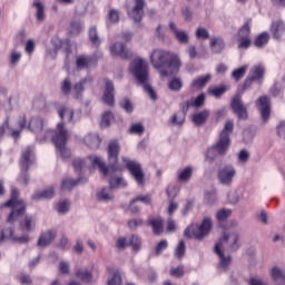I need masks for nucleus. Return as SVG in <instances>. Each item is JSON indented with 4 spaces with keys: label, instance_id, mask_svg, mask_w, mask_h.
Here are the masks:
<instances>
[{
    "label": "nucleus",
    "instance_id": "nucleus-1",
    "mask_svg": "<svg viewBox=\"0 0 285 285\" xmlns=\"http://www.w3.org/2000/svg\"><path fill=\"white\" fill-rule=\"evenodd\" d=\"M28 128L36 135L38 141H48V139H51L62 159H68V157H70V149L66 148L70 135L63 122L57 125L56 131L50 129L43 131V119L40 117H32L28 124ZM41 132H43V136H41Z\"/></svg>",
    "mask_w": 285,
    "mask_h": 285
},
{
    "label": "nucleus",
    "instance_id": "nucleus-2",
    "mask_svg": "<svg viewBox=\"0 0 285 285\" xmlns=\"http://www.w3.org/2000/svg\"><path fill=\"white\" fill-rule=\"evenodd\" d=\"M119 142L111 141L108 146V161L109 167H106V164L99 156H89V161L96 168V166L99 168L100 173L104 175V177H110L109 178V185L110 188H124L127 186V183L124 180V177L117 175V173H121L124 168L119 165H117V159L119 157Z\"/></svg>",
    "mask_w": 285,
    "mask_h": 285
},
{
    "label": "nucleus",
    "instance_id": "nucleus-3",
    "mask_svg": "<svg viewBox=\"0 0 285 285\" xmlns=\"http://www.w3.org/2000/svg\"><path fill=\"white\" fill-rule=\"evenodd\" d=\"M150 63L159 70L160 77H173L181 68L179 56L164 49H155L150 53Z\"/></svg>",
    "mask_w": 285,
    "mask_h": 285
},
{
    "label": "nucleus",
    "instance_id": "nucleus-4",
    "mask_svg": "<svg viewBox=\"0 0 285 285\" xmlns=\"http://www.w3.org/2000/svg\"><path fill=\"white\" fill-rule=\"evenodd\" d=\"M239 248V235L235 232H227L215 245V253L218 255L219 268H228L230 266V256L226 253H233Z\"/></svg>",
    "mask_w": 285,
    "mask_h": 285
},
{
    "label": "nucleus",
    "instance_id": "nucleus-5",
    "mask_svg": "<svg viewBox=\"0 0 285 285\" xmlns=\"http://www.w3.org/2000/svg\"><path fill=\"white\" fill-rule=\"evenodd\" d=\"M234 128L235 124L233 120H227L217 144L207 149L206 161H215V158L218 155H226V153H228V148L230 147V135L233 134Z\"/></svg>",
    "mask_w": 285,
    "mask_h": 285
},
{
    "label": "nucleus",
    "instance_id": "nucleus-6",
    "mask_svg": "<svg viewBox=\"0 0 285 285\" xmlns=\"http://www.w3.org/2000/svg\"><path fill=\"white\" fill-rule=\"evenodd\" d=\"M129 70L137 79L138 83L144 87L145 92L149 95L150 99H153V101H156L157 92H155L153 86L148 83V62L142 58L138 57L131 61Z\"/></svg>",
    "mask_w": 285,
    "mask_h": 285
},
{
    "label": "nucleus",
    "instance_id": "nucleus-7",
    "mask_svg": "<svg viewBox=\"0 0 285 285\" xmlns=\"http://www.w3.org/2000/svg\"><path fill=\"white\" fill-rule=\"evenodd\" d=\"M1 210L3 208H9L11 213L9 214L7 222L9 224H14V222H19L23 214L26 213V204L23 200L19 199V190L17 188H11V198L6 204L0 206Z\"/></svg>",
    "mask_w": 285,
    "mask_h": 285
},
{
    "label": "nucleus",
    "instance_id": "nucleus-8",
    "mask_svg": "<svg viewBox=\"0 0 285 285\" xmlns=\"http://www.w3.org/2000/svg\"><path fill=\"white\" fill-rule=\"evenodd\" d=\"M210 230H213V219L206 217L202 220V224L187 227L184 235L188 239H204L210 235Z\"/></svg>",
    "mask_w": 285,
    "mask_h": 285
},
{
    "label": "nucleus",
    "instance_id": "nucleus-9",
    "mask_svg": "<svg viewBox=\"0 0 285 285\" xmlns=\"http://www.w3.org/2000/svg\"><path fill=\"white\" fill-rule=\"evenodd\" d=\"M122 161L128 168L130 175L134 177L136 184H138V186H144V184H146V175L141 169V165L135 160H130V158L127 157H122Z\"/></svg>",
    "mask_w": 285,
    "mask_h": 285
},
{
    "label": "nucleus",
    "instance_id": "nucleus-10",
    "mask_svg": "<svg viewBox=\"0 0 285 285\" xmlns=\"http://www.w3.org/2000/svg\"><path fill=\"white\" fill-rule=\"evenodd\" d=\"M4 126L7 127V132L14 139H18L19 135H21V130L26 128V116L22 115L17 119V126L10 122V119L6 120Z\"/></svg>",
    "mask_w": 285,
    "mask_h": 285
},
{
    "label": "nucleus",
    "instance_id": "nucleus-11",
    "mask_svg": "<svg viewBox=\"0 0 285 285\" xmlns=\"http://www.w3.org/2000/svg\"><path fill=\"white\" fill-rule=\"evenodd\" d=\"M237 175L234 166L223 167L218 171V181H220L224 186H230L233 184V178Z\"/></svg>",
    "mask_w": 285,
    "mask_h": 285
},
{
    "label": "nucleus",
    "instance_id": "nucleus-12",
    "mask_svg": "<svg viewBox=\"0 0 285 285\" xmlns=\"http://www.w3.org/2000/svg\"><path fill=\"white\" fill-rule=\"evenodd\" d=\"M256 106L261 112L263 121H268L271 117V99L266 96H262L256 100Z\"/></svg>",
    "mask_w": 285,
    "mask_h": 285
},
{
    "label": "nucleus",
    "instance_id": "nucleus-13",
    "mask_svg": "<svg viewBox=\"0 0 285 285\" xmlns=\"http://www.w3.org/2000/svg\"><path fill=\"white\" fill-rule=\"evenodd\" d=\"M232 108L238 119H248V111L244 107V102H242V96L234 97L232 100Z\"/></svg>",
    "mask_w": 285,
    "mask_h": 285
},
{
    "label": "nucleus",
    "instance_id": "nucleus-14",
    "mask_svg": "<svg viewBox=\"0 0 285 285\" xmlns=\"http://www.w3.org/2000/svg\"><path fill=\"white\" fill-rule=\"evenodd\" d=\"M269 32L273 39H276V41H282V38L285 35V22L282 20H274L269 27Z\"/></svg>",
    "mask_w": 285,
    "mask_h": 285
},
{
    "label": "nucleus",
    "instance_id": "nucleus-15",
    "mask_svg": "<svg viewBox=\"0 0 285 285\" xmlns=\"http://www.w3.org/2000/svg\"><path fill=\"white\" fill-rule=\"evenodd\" d=\"M264 77V66L257 65L249 71L248 78L245 80V88H249L253 81H257Z\"/></svg>",
    "mask_w": 285,
    "mask_h": 285
},
{
    "label": "nucleus",
    "instance_id": "nucleus-16",
    "mask_svg": "<svg viewBox=\"0 0 285 285\" xmlns=\"http://www.w3.org/2000/svg\"><path fill=\"white\" fill-rule=\"evenodd\" d=\"M58 115L60 119H67V121H70L71 124H75V121H79V119H81L80 112L75 115V111L66 106L59 108Z\"/></svg>",
    "mask_w": 285,
    "mask_h": 285
},
{
    "label": "nucleus",
    "instance_id": "nucleus-17",
    "mask_svg": "<svg viewBox=\"0 0 285 285\" xmlns=\"http://www.w3.org/2000/svg\"><path fill=\"white\" fill-rule=\"evenodd\" d=\"M94 66H97V59L95 57L78 56L76 58L77 70H86L88 68H92Z\"/></svg>",
    "mask_w": 285,
    "mask_h": 285
},
{
    "label": "nucleus",
    "instance_id": "nucleus-18",
    "mask_svg": "<svg viewBox=\"0 0 285 285\" xmlns=\"http://www.w3.org/2000/svg\"><path fill=\"white\" fill-rule=\"evenodd\" d=\"M105 92L102 96V100L107 106H115V85H112V81L105 79Z\"/></svg>",
    "mask_w": 285,
    "mask_h": 285
},
{
    "label": "nucleus",
    "instance_id": "nucleus-19",
    "mask_svg": "<svg viewBox=\"0 0 285 285\" xmlns=\"http://www.w3.org/2000/svg\"><path fill=\"white\" fill-rule=\"evenodd\" d=\"M128 14L136 23H139L144 18V0H136L135 7L128 11Z\"/></svg>",
    "mask_w": 285,
    "mask_h": 285
},
{
    "label": "nucleus",
    "instance_id": "nucleus-20",
    "mask_svg": "<svg viewBox=\"0 0 285 285\" xmlns=\"http://www.w3.org/2000/svg\"><path fill=\"white\" fill-rule=\"evenodd\" d=\"M35 161V157L32 156V148L28 147L23 153L21 157V171L27 173L28 168L32 166Z\"/></svg>",
    "mask_w": 285,
    "mask_h": 285
},
{
    "label": "nucleus",
    "instance_id": "nucleus-21",
    "mask_svg": "<svg viewBox=\"0 0 285 285\" xmlns=\"http://www.w3.org/2000/svg\"><path fill=\"white\" fill-rule=\"evenodd\" d=\"M57 237V232L55 230H48L40 235L38 239V246L40 248H46V246H50L52 242H55V238Z\"/></svg>",
    "mask_w": 285,
    "mask_h": 285
},
{
    "label": "nucleus",
    "instance_id": "nucleus-22",
    "mask_svg": "<svg viewBox=\"0 0 285 285\" xmlns=\"http://www.w3.org/2000/svg\"><path fill=\"white\" fill-rule=\"evenodd\" d=\"M169 29L171 30L175 39H177L178 43H188V32L177 29V24H175V22H169Z\"/></svg>",
    "mask_w": 285,
    "mask_h": 285
},
{
    "label": "nucleus",
    "instance_id": "nucleus-23",
    "mask_svg": "<svg viewBox=\"0 0 285 285\" xmlns=\"http://www.w3.org/2000/svg\"><path fill=\"white\" fill-rule=\"evenodd\" d=\"M209 48L214 55H222L226 48V42H224V39L215 37L210 39Z\"/></svg>",
    "mask_w": 285,
    "mask_h": 285
},
{
    "label": "nucleus",
    "instance_id": "nucleus-24",
    "mask_svg": "<svg viewBox=\"0 0 285 285\" xmlns=\"http://www.w3.org/2000/svg\"><path fill=\"white\" fill-rule=\"evenodd\" d=\"M212 79L213 76L210 73L199 76L191 81V88L196 90H202L203 88H206V86L208 85V82H210Z\"/></svg>",
    "mask_w": 285,
    "mask_h": 285
},
{
    "label": "nucleus",
    "instance_id": "nucleus-25",
    "mask_svg": "<svg viewBox=\"0 0 285 285\" xmlns=\"http://www.w3.org/2000/svg\"><path fill=\"white\" fill-rule=\"evenodd\" d=\"M83 141L88 148H91V150H97V148H99L101 145V138H99L97 134L87 135Z\"/></svg>",
    "mask_w": 285,
    "mask_h": 285
},
{
    "label": "nucleus",
    "instance_id": "nucleus-26",
    "mask_svg": "<svg viewBox=\"0 0 285 285\" xmlns=\"http://www.w3.org/2000/svg\"><path fill=\"white\" fill-rule=\"evenodd\" d=\"M148 226H151L154 235H161L164 233V219L161 217L149 219Z\"/></svg>",
    "mask_w": 285,
    "mask_h": 285
},
{
    "label": "nucleus",
    "instance_id": "nucleus-27",
    "mask_svg": "<svg viewBox=\"0 0 285 285\" xmlns=\"http://www.w3.org/2000/svg\"><path fill=\"white\" fill-rule=\"evenodd\" d=\"M208 117H210V110L204 109L200 112H196L193 116V122L195 126H203L205 121H208Z\"/></svg>",
    "mask_w": 285,
    "mask_h": 285
},
{
    "label": "nucleus",
    "instance_id": "nucleus-28",
    "mask_svg": "<svg viewBox=\"0 0 285 285\" xmlns=\"http://www.w3.org/2000/svg\"><path fill=\"white\" fill-rule=\"evenodd\" d=\"M110 52L114 57H122V59L128 57V51H126V46H124V43H116L111 46Z\"/></svg>",
    "mask_w": 285,
    "mask_h": 285
},
{
    "label": "nucleus",
    "instance_id": "nucleus-29",
    "mask_svg": "<svg viewBox=\"0 0 285 285\" xmlns=\"http://www.w3.org/2000/svg\"><path fill=\"white\" fill-rule=\"evenodd\" d=\"M271 277L273 282H285V272L279 266H274L271 269Z\"/></svg>",
    "mask_w": 285,
    "mask_h": 285
},
{
    "label": "nucleus",
    "instance_id": "nucleus-30",
    "mask_svg": "<svg viewBox=\"0 0 285 285\" xmlns=\"http://www.w3.org/2000/svg\"><path fill=\"white\" fill-rule=\"evenodd\" d=\"M153 199L150 198V196H138L136 197L134 200H131L130 205H129V210L130 213H139V208L135 207V204H137V202H141L142 204H150Z\"/></svg>",
    "mask_w": 285,
    "mask_h": 285
},
{
    "label": "nucleus",
    "instance_id": "nucleus-31",
    "mask_svg": "<svg viewBox=\"0 0 285 285\" xmlns=\"http://www.w3.org/2000/svg\"><path fill=\"white\" fill-rule=\"evenodd\" d=\"M55 197V188L49 187L42 191L33 194L32 199H52Z\"/></svg>",
    "mask_w": 285,
    "mask_h": 285
},
{
    "label": "nucleus",
    "instance_id": "nucleus-32",
    "mask_svg": "<svg viewBox=\"0 0 285 285\" xmlns=\"http://www.w3.org/2000/svg\"><path fill=\"white\" fill-rule=\"evenodd\" d=\"M193 167L188 166V167H185L184 169H180L178 171V181H190V177H193Z\"/></svg>",
    "mask_w": 285,
    "mask_h": 285
},
{
    "label": "nucleus",
    "instance_id": "nucleus-33",
    "mask_svg": "<svg viewBox=\"0 0 285 285\" xmlns=\"http://www.w3.org/2000/svg\"><path fill=\"white\" fill-rule=\"evenodd\" d=\"M21 228H26V230H35V226H37V219L32 216H26L21 222H20Z\"/></svg>",
    "mask_w": 285,
    "mask_h": 285
},
{
    "label": "nucleus",
    "instance_id": "nucleus-34",
    "mask_svg": "<svg viewBox=\"0 0 285 285\" xmlns=\"http://www.w3.org/2000/svg\"><path fill=\"white\" fill-rule=\"evenodd\" d=\"M33 7L36 8V17L37 21H43L46 19V9L43 8V4L41 1L37 0L33 2Z\"/></svg>",
    "mask_w": 285,
    "mask_h": 285
},
{
    "label": "nucleus",
    "instance_id": "nucleus-35",
    "mask_svg": "<svg viewBox=\"0 0 285 285\" xmlns=\"http://www.w3.org/2000/svg\"><path fill=\"white\" fill-rule=\"evenodd\" d=\"M99 202H112V190L110 188H102L97 195Z\"/></svg>",
    "mask_w": 285,
    "mask_h": 285
},
{
    "label": "nucleus",
    "instance_id": "nucleus-36",
    "mask_svg": "<svg viewBox=\"0 0 285 285\" xmlns=\"http://www.w3.org/2000/svg\"><path fill=\"white\" fill-rule=\"evenodd\" d=\"M83 86H86V79L75 85L71 90V96L73 97V99H79V97L83 95Z\"/></svg>",
    "mask_w": 285,
    "mask_h": 285
},
{
    "label": "nucleus",
    "instance_id": "nucleus-37",
    "mask_svg": "<svg viewBox=\"0 0 285 285\" xmlns=\"http://www.w3.org/2000/svg\"><path fill=\"white\" fill-rule=\"evenodd\" d=\"M238 39H250V21L245 22L238 30Z\"/></svg>",
    "mask_w": 285,
    "mask_h": 285
},
{
    "label": "nucleus",
    "instance_id": "nucleus-38",
    "mask_svg": "<svg viewBox=\"0 0 285 285\" xmlns=\"http://www.w3.org/2000/svg\"><path fill=\"white\" fill-rule=\"evenodd\" d=\"M208 95H212V97H216V99H219L224 92H226V86L220 87H209L207 89Z\"/></svg>",
    "mask_w": 285,
    "mask_h": 285
},
{
    "label": "nucleus",
    "instance_id": "nucleus-39",
    "mask_svg": "<svg viewBox=\"0 0 285 285\" xmlns=\"http://www.w3.org/2000/svg\"><path fill=\"white\" fill-rule=\"evenodd\" d=\"M268 39H271V36L268 32H263L261 33L256 39H255V46L256 48H264L266 43H268Z\"/></svg>",
    "mask_w": 285,
    "mask_h": 285
},
{
    "label": "nucleus",
    "instance_id": "nucleus-40",
    "mask_svg": "<svg viewBox=\"0 0 285 285\" xmlns=\"http://www.w3.org/2000/svg\"><path fill=\"white\" fill-rule=\"evenodd\" d=\"M193 108H202L206 104V94H200L196 98H190Z\"/></svg>",
    "mask_w": 285,
    "mask_h": 285
},
{
    "label": "nucleus",
    "instance_id": "nucleus-41",
    "mask_svg": "<svg viewBox=\"0 0 285 285\" xmlns=\"http://www.w3.org/2000/svg\"><path fill=\"white\" fill-rule=\"evenodd\" d=\"M76 277L86 283L92 282V274H90V272H88L87 269H78L76 272Z\"/></svg>",
    "mask_w": 285,
    "mask_h": 285
},
{
    "label": "nucleus",
    "instance_id": "nucleus-42",
    "mask_svg": "<svg viewBox=\"0 0 285 285\" xmlns=\"http://www.w3.org/2000/svg\"><path fill=\"white\" fill-rule=\"evenodd\" d=\"M112 121H115V115H112L110 111H107L102 115L100 126L102 128H108Z\"/></svg>",
    "mask_w": 285,
    "mask_h": 285
},
{
    "label": "nucleus",
    "instance_id": "nucleus-43",
    "mask_svg": "<svg viewBox=\"0 0 285 285\" xmlns=\"http://www.w3.org/2000/svg\"><path fill=\"white\" fill-rule=\"evenodd\" d=\"M233 214V212L230 209H226L223 208L217 212L216 214V219L217 222L222 223V222H226V219H228V217Z\"/></svg>",
    "mask_w": 285,
    "mask_h": 285
},
{
    "label": "nucleus",
    "instance_id": "nucleus-44",
    "mask_svg": "<svg viewBox=\"0 0 285 285\" xmlns=\"http://www.w3.org/2000/svg\"><path fill=\"white\" fill-rule=\"evenodd\" d=\"M89 39L94 46H99V43H101V39H99V35L97 33V27H91L89 29Z\"/></svg>",
    "mask_w": 285,
    "mask_h": 285
},
{
    "label": "nucleus",
    "instance_id": "nucleus-45",
    "mask_svg": "<svg viewBox=\"0 0 285 285\" xmlns=\"http://www.w3.org/2000/svg\"><path fill=\"white\" fill-rule=\"evenodd\" d=\"M205 204H207V206H213V204H217V194L215 193V190L206 191Z\"/></svg>",
    "mask_w": 285,
    "mask_h": 285
},
{
    "label": "nucleus",
    "instance_id": "nucleus-46",
    "mask_svg": "<svg viewBox=\"0 0 285 285\" xmlns=\"http://www.w3.org/2000/svg\"><path fill=\"white\" fill-rule=\"evenodd\" d=\"M129 246L132 247L134 250H139L141 248V238L137 235H132L129 237Z\"/></svg>",
    "mask_w": 285,
    "mask_h": 285
},
{
    "label": "nucleus",
    "instance_id": "nucleus-47",
    "mask_svg": "<svg viewBox=\"0 0 285 285\" xmlns=\"http://www.w3.org/2000/svg\"><path fill=\"white\" fill-rule=\"evenodd\" d=\"M246 70H248V66H243L238 69H235L232 73L233 79L239 81V79H242L244 75H246Z\"/></svg>",
    "mask_w": 285,
    "mask_h": 285
},
{
    "label": "nucleus",
    "instance_id": "nucleus-48",
    "mask_svg": "<svg viewBox=\"0 0 285 285\" xmlns=\"http://www.w3.org/2000/svg\"><path fill=\"white\" fill-rule=\"evenodd\" d=\"M184 255H186V243H184V240H180L178 243V246L176 247L175 257L181 259Z\"/></svg>",
    "mask_w": 285,
    "mask_h": 285
},
{
    "label": "nucleus",
    "instance_id": "nucleus-49",
    "mask_svg": "<svg viewBox=\"0 0 285 285\" xmlns=\"http://www.w3.org/2000/svg\"><path fill=\"white\" fill-rule=\"evenodd\" d=\"M61 92L62 95H72V83L70 79L66 78L61 83Z\"/></svg>",
    "mask_w": 285,
    "mask_h": 285
},
{
    "label": "nucleus",
    "instance_id": "nucleus-50",
    "mask_svg": "<svg viewBox=\"0 0 285 285\" xmlns=\"http://www.w3.org/2000/svg\"><path fill=\"white\" fill-rule=\"evenodd\" d=\"M68 210H70V203L68 200H61L58 203L57 212L60 215H66V213H68Z\"/></svg>",
    "mask_w": 285,
    "mask_h": 285
},
{
    "label": "nucleus",
    "instance_id": "nucleus-51",
    "mask_svg": "<svg viewBox=\"0 0 285 285\" xmlns=\"http://www.w3.org/2000/svg\"><path fill=\"white\" fill-rule=\"evenodd\" d=\"M51 43L55 48V50L49 53L50 57H57V50H60V48L63 46V41L60 38H52Z\"/></svg>",
    "mask_w": 285,
    "mask_h": 285
},
{
    "label": "nucleus",
    "instance_id": "nucleus-52",
    "mask_svg": "<svg viewBox=\"0 0 285 285\" xmlns=\"http://www.w3.org/2000/svg\"><path fill=\"white\" fill-rule=\"evenodd\" d=\"M186 121V115L181 114L180 111L176 112L171 117V124H175V126H181Z\"/></svg>",
    "mask_w": 285,
    "mask_h": 285
},
{
    "label": "nucleus",
    "instance_id": "nucleus-53",
    "mask_svg": "<svg viewBox=\"0 0 285 285\" xmlns=\"http://www.w3.org/2000/svg\"><path fill=\"white\" fill-rule=\"evenodd\" d=\"M183 82H181V79L179 78H174L169 85H168V88L170 90H174L175 92H178V90L183 87Z\"/></svg>",
    "mask_w": 285,
    "mask_h": 285
},
{
    "label": "nucleus",
    "instance_id": "nucleus-54",
    "mask_svg": "<svg viewBox=\"0 0 285 285\" xmlns=\"http://www.w3.org/2000/svg\"><path fill=\"white\" fill-rule=\"evenodd\" d=\"M196 37L198 39L206 40V39H210V33L208 32V30L206 28L199 27L196 30Z\"/></svg>",
    "mask_w": 285,
    "mask_h": 285
},
{
    "label": "nucleus",
    "instance_id": "nucleus-55",
    "mask_svg": "<svg viewBox=\"0 0 285 285\" xmlns=\"http://www.w3.org/2000/svg\"><path fill=\"white\" fill-rule=\"evenodd\" d=\"M228 199H229L230 204H237L239 202V199H242V191L232 190L228 194Z\"/></svg>",
    "mask_w": 285,
    "mask_h": 285
},
{
    "label": "nucleus",
    "instance_id": "nucleus-56",
    "mask_svg": "<svg viewBox=\"0 0 285 285\" xmlns=\"http://www.w3.org/2000/svg\"><path fill=\"white\" fill-rule=\"evenodd\" d=\"M250 38H238V49L239 50H248L250 48Z\"/></svg>",
    "mask_w": 285,
    "mask_h": 285
},
{
    "label": "nucleus",
    "instance_id": "nucleus-57",
    "mask_svg": "<svg viewBox=\"0 0 285 285\" xmlns=\"http://www.w3.org/2000/svg\"><path fill=\"white\" fill-rule=\"evenodd\" d=\"M82 28H83V26L81 24V22L73 21L70 24L69 31L71 35H79V32H81Z\"/></svg>",
    "mask_w": 285,
    "mask_h": 285
},
{
    "label": "nucleus",
    "instance_id": "nucleus-58",
    "mask_svg": "<svg viewBox=\"0 0 285 285\" xmlns=\"http://www.w3.org/2000/svg\"><path fill=\"white\" fill-rule=\"evenodd\" d=\"M79 180H72V179H65L62 180V189L63 190H71V188H75L77 186Z\"/></svg>",
    "mask_w": 285,
    "mask_h": 285
},
{
    "label": "nucleus",
    "instance_id": "nucleus-59",
    "mask_svg": "<svg viewBox=\"0 0 285 285\" xmlns=\"http://www.w3.org/2000/svg\"><path fill=\"white\" fill-rule=\"evenodd\" d=\"M171 277H184V266L173 267L169 271Z\"/></svg>",
    "mask_w": 285,
    "mask_h": 285
},
{
    "label": "nucleus",
    "instance_id": "nucleus-60",
    "mask_svg": "<svg viewBox=\"0 0 285 285\" xmlns=\"http://www.w3.org/2000/svg\"><path fill=\"white\" fill-rule=\"evenodd\" d=\"M129 130L132 135H144L145 128H144V125L141 124H134L131 125Z\"/></svg>",
    "mask_w": 285,
    "mask_h": 285
},
{
    "label": "nucleus",
    "instance_id": "nucleus-61",
    "mask_svg": "<svg viewBox=\"0 0 285 285\" xmlns=\"http://www.w3.org/2000/svg\"><path fill=\"white\" fill-rule=\"evenodd\" d=\"M108 285H121V275L119 273H114L108 279Z\"/></svg>",
    "mask_w": 285,
    "mask_h": 285
},
{
    "label": "nucleus",
    "instance_id": "nucleus-62",
    "mask_svg": "<svg viewBox=\"0 0 285 285\" xmlns=\"http://www.w3.org/2000/svg\"><path fill=\"white\" fill-rule=\"evenodd\" d=\"M128 246H130V243L124 237L118 238L116 242V247L119 248V250H124V248H128Z\"/></svg>",
    "mask_w": 285,
    "mask_h": 285
},
{
    "label": "nucleus",
    "instance_id": "nucleus-63",
    "mask_svg": "<svg viewBox=\"0 0 285 285\" xmlns=\"http://www.w3.org/2000/svg\"><path fill=\"white\" fill-rule=\"evenodd\" d=\"M20 60H21V52L13 50L10 55L11 65L17 66V63H19Z\"/></svg>",
    "mask_w": 285,
    "mask_h": 285
},
{
    "label": "nucleus",
    "instance_id": "nucleus-64",
    "mask_svg": "<svg viewBox=\"0 0 285 285\" xmlns=\"http://www.w3.org/2000/svg\"><path fill=\"white\" fill-rule=\"evenodd\" d=\"M277 135L281 139H285V121H281L277 126Z\"/></svg>",
    "mask_w": 285,
    "mask_h": 285
}]
</instances>
